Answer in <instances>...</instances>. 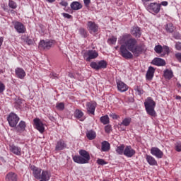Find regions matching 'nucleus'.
Returning <instances> with one entry per match:
<instances>
[{
	"instance_id": "obj_1",
	"label": "nucleus",
	"mask_w": 181,
	"mask_h": 181,
	"mask_svg": "<svg viewBox=\"0 0 181 181\" xmlns=\"http://www.w3.org/2000/svg\"><path fill=\"white\" fill-rule=\"evenodd\" d=\"M119 43L122 45L120 53L124 59H132L134 56L138 57L139 54H141L143 52L146 50L145 45H138V41L135 38H131V35L128 34H125L120 37Z\"/></svg>"
},
{
	"instance_id": "obj_2",
	"label": "nucleus",
	"mask_w": 181,
	"mask_h": 181,
	"mask_svg": "<svg viewBox=\"0 0 181 181\" xmlns=\"http://www.w3.org/2000/svg\"><path fill=\"white\" fill-rule=\"evenodd\" d=\"M80 156H74L73 157V160L76 163H78L79 165H84L85 163H88L90 161V153L87 152L86 150H81L79 151Z\"/></svg>"
},
{
	"instance_id": "obj_3",
	"label": "nucleus",
	"mask_w": 181,
	"mask_h": 181,
	"mask_svg": "<svg viewBox=\"0 0 181 181\" xmlns=\"http://www.w3.org/2000/svg\"><path fill=\"white\" fill-rule=\"evenodd\" d=\"M144 107L146 108V111L148 115L151 117H155L156 115V112L155 111V107H156V103L153 101L152 98L148 97L146 99L144 102Z\"/></svg>"
},
{
	"instance_id": "obj_4",
	"label": "nucleus",
	"mask_w": 181,
	"mask_h": 181,
	"mask_svg": "<svg viewBox=\"0 0 181 181\" xmlns=\"http://www.w3.org/2000/svg\"><path fill=\"white\" fill-rule=\"evenodd\" d=\"M7 120L10 127H11V128H15V127H16L19 122V117H18L16 114L11 112L7 117Z\"/></svg>"
},
{
	"instance_id": "obj_5",
	"label": "nucleus",
	"mask_w": 181,
	"mask_h": 181,
	"mask_svg": "<svg viewBox=\"0 0 181 181\" xmlns=\"http://www.w3.org/2000/svg\"><path fill=\"white\" fill-rule=\"evenodd\" d=\"M90 66L94 70H101V69H107V62L101 60L98 62H91Z\"/></svg>"
},
{
	"instance_id": "obj_6",
	"label": "nucleus",
	"mask_w": 181,
	"mask_h": 181,
	"mask_svg": "<svg viewBox=\"0 0 181 181\" xmlns=\"http://www.w3.org/2000/svg\"><path fill=\"white\" fill-rule=\"evenodd\" d=\"M53 45H54V41L53 40H41L39 44V47L44 50H49Z\"/></svg>"
},
{
	"instance_id": "obj_7",
	"label": "nucleus",
	"mask_w": 181,
	"mask_h": 181,
	"mask_svg": "<svg viewBox=\"0 0 181 181\" xmlns=\"http://www.w3.org/2000/svg\"><path fill=\"white\" fill-rule=\"evenodd\" d=\"M151 153L158 159H162V158H163V152L158 147H152L151 149Z\"/></svg>"
},
{
	"instance_id": "obj_8",
	"label": "nucleus",
	"mask_w": 181,
	"mask_h": 181,
	"mask_svg": "<svg viewBox=\"0 0 181 181\" xmlns=\"http://www.w3.org/2000/svg\"><path fill=\"white\" fill-rule=\"evenodd\" d=\"M9 151L17 156H21V155H22V148L15 144H11L9 146Z\"/></svg>"
},
{
	"instance_id": "obj_9",
	"label": "nucleus",
	"mask_w": 181,
	"mask_h": 181,
	"mask_svg": "<svg viewBox=\"0 0 181 181\" xmlns=\"http://www.w3.org/2000/svg\"><path fill=\"white\" fill-rule=\"evenodd\" d=\"M36 129L43 134L45 132V124L39 119L36 118L33 119Z\"/></svg>"
},
{
	"instance_id": "obj_10",
	"label": "nucleus",
	"mask_w": 181,
	"mask_h": 181,
	"mask_svg": "<svg viewBox=\"0 0 181 181\" xmlns=\"http://www.w3.org/2000/svg\"><path fill=\"white\" fill-rule=\"evenodd\" d=\"M95 107H97V103L95 102H88L86 103V108L88 114H92L94 115L95 111Z\"/></svg>"
},
{
	"instance_id": "obj_11",
	"label": "nucleus",
	"mask_w": 181,
	"mask_h": 181,
	"mask_svg": "<svg viewBox=\"0 0 181 181\" xmlns=\"http://www.w3.org/2000/svg\"><path fill=\"white\" fill-rule=\"evenodd\" d=\"M30 169L33 171V175L35 179L40 180V175H42V169L35 165H31Z\"/></svg>"
},
{
	"instance_id": "obj_12",
	"label": "nucleus",
	"mask_w": 181,
	"mask_h": 181,
	"mask_svg": "<svg viewBox=\"0 0 181 181\" xmlns=\"http://www.w3.org/2000/svg\"><path fill=\"white\" fill-rule=\"evenodd\" d=\"M136 152L131 146H127L124 148V155L127 158H132L135 155Z\"/></svg>"
},
{
	"instance_id": "obj_13",
	"label": "nucleus",
	"mask_w": 181,
	"mask_h": 181,
	"mask_svg": "<svg viewBox=\"0 0 181 181\" xmlns=\"http://www.w3.org/2000/svg\"><path fill=\"white\" fill-rule=\"evenodd\" d=\"M87 54H88V57L86 58V56H85V59L86 62H90L91 59H97V57H98V52H97V51L95 50H89Z\"/></svg>"
},
{
	"instance_id": "obj_14",
	"label": "nucleus",
	"mask_w": 181,
	"mask_h": 181,
	"mask_svg": "<svg viewBox=\"0 0 181 181\" xmlns=\"http://www.w3.org/2000/svg\"><path fill=\"white\" fill-rule=\"evenodd\" d=\"M149 9L151 12H154V13H159L160 11V4L158 3H151L149 5Z\"/></svg>"
},
{
	"instance_id": "obj_15",
	"label": "nucleus",
	"mask_w": 181,
	"mask_h": 181,
	"mask_svg": "<svg viewBox=\"0 0 181 181\" xmlns=\"http://www.w3.org/2000/svg\"><path fill=\"white\" fill-rule=\"evenodd\" d=\"M14 29L18 33H25L26 32V27L23 23H16Z\"/></svg>"
},
{
	"instance_id": "obj_16",
	"label": "nucleus",
	"mask_w": 181,
	"mask_h": 181,
	"mask_svg": "<svg viewBox=\"0 0 181 181\" xmlns=\"http://www.w3.org/2000/svg\"><path fill=\"white\" fill-rule=\"evenodd\" d=\"M117 87L119 91H120L121 93H124V91H127L128 90V86H127V84L121 81H119L117 83Z\"/></svg>"
},
{
	"instance_id": "obj_17",
	"label": "nucleus",
	"mask_w": 181,
	"mask_h": 181,
	"mask_svg": "<svg viewBox=\"0 0 181 181\" xmlns=\"http://www.w3.org/2000/svg\"><path fill=\"white\" fill-rule=\"evenodd\" d=\"M25 128H26V123L24 121H21L18 125L16 127L15 130L16 131V132H23Z\"/></svg>"
},
{
	"instance_id": "obj_18",
	"label": "nucleus",
	"mask_w": 181,
	"mask_h": 181,
	"mask_svg": "<svg viewBox=\"0 0 181 181\" xmlns=\"http://www.w3.org/2000/svg\"><path fill=\"white\" fill-rule=\"evenodd\" d=\"M66 146H67V145L66 144V143H64V141L59 140L57 142L55 151H63V149H64Z\"/></svg>"
},
{
	"instance_id": "obj_19",
	"label": "nucleus",
	"mask_w": 181,
	"mask_h": 181,
	"mask_svg": "<svg viewBox=\"0 0 181 181\" xmlns=\"http://www.w3.org/2000/svg\"><path fill=\"white\" fill-rule=\"evenodd\" d=\"M146 161L151 166H156L158 165V162L152 156L146 155Z\"/></svg>"
},
{
	"instance_id": "obj_20",
	"label": "nucleus",
	"mask_w": 181,
	"mask_h": 181,
	"mask_svg": "<svg viewBox=\"0 0 181 181\" xmlns=\"http://www.w3.org/2000/svg\"><path fill=\"white\" fill-rule=\"evenodd\" d=\"M6 181H17L18 175L15 173L10 172L6 176Z\"/></svg>"
},
{
	"instance_id": "obj_21",
	"label": "nucleus",
	"mask_w": 181,
	"mask_h": 181,
	"mask_svg": "<svg viewBox=\"0 0 181 181\" xmlns=\"http://www.w3.org/2000/svg\"><path fill=\"white\" fill-rule=\"evenodd\" d=\"M152 64H154V66H166V62L160 58H155L152 61Z\"/></svg>"
},
{
	"instance_id": "obj_22",
	"label": "nucleus",
	"mask_w": 181,
	"mask_h": 181,
	"mask_svg": "<svg viewBox=\"0 0 181 181\" xmlns=\"http://www.w3.org/2000/svg\"><path fill=\"white\" fill-rule=\"evenodd\" d=\"M40 181H49L50 179V174L46 170H43L40 175Z\"/></svg>"
},
{
	"instance_id": "obj_23",
	"label": "nucleus",
	"mask_w": 181,
	"mask_h": 181,
	"mask_svg": "<svg viewBox=\"0 0 181 181\" xmlns=\"http://www.w3.org/2000/svg\"><path fill=\"white\" fill-rule=\"evenodd\" d=\"M155 73V69L150 66L146 72V78L147 80H152L153 78V74Z\"/></svg>"
},
{
	"instance_id": "obj_24",
	"label": "nucleus",
	"mask_w": 181,
	"mask_h": 181,
	"mask_svg": "<svg viewBox=\"0 0 181 181\" xmlns=\"http://www.w3.org/2000/svg\"><path fill=\"white\" fill-rule=\"evenodd\" d=\"M101 145H102V147H101L102 152H108V151H110L111 148V145L107 141H103Z\"/></svg>"
},
{
	"instance_id": "obj_25",
	"label": "nucleus",
	"mask_w": 181,
	"mask_h": 181,
	"mask_svg": "<svg viewBox=\"0 0 181 181\" xmlns=\"http://www.w3.org/2000/svg\"><path fill=\"white\" fill-rule=\"evenodd\" d=\"M71 8L73 11H79L83 8V5L78 1H74L71 4Z\"/></svg>"
},
{
	"instance_id": "obj_26",
	"label": "nucleus",
	"mask_w": 181,
	"mask_h": 181,
	"mask_svg": "<svg viewBox=\"0 0 181 181\" xmlns=\"http://www.w3.org/2000/svg\"><path fill=\"white\" fill-rule=\"evenodd\" d=\"M132 35L135 37H141V28L139 27H134L131 31Z\"/></svg>"
},
{
	"instance_id": "obj_27",
	"label": "nucleus",
	"mask_w": 181,
	"mask_h": 181,
	"mask_svg": "<svg viewBox=\"0 0 181 181\" xmlns=\"http://www.w3.org/2000/svg\"><path fill=\"white\" fill-rule=\"evenodd\" d=\"M16 74L18 78H23L26 76V73L25 71L21 68H17L16 69Z\"/></svg>"
},
{
	"instance_id": "obj_28",
	"label": "nucleus",
	"mask_w": 181,
	"mask_h": 181,
	"mask_svg": "<svg viewBox=\"0 0 181 181\" xmlns=\"http://www.w3.org/2000/svg\"><path fill=\"white\" fill-rule=\"evenodd\" d=\"M75 117L80 121H84V119H86L84 117V113L80 110H76L75 111Z\"/></svg>"
},
{
	"instance_id": "obj_29",
	"label": "nucleus",
	"mask_w": 181,
	"mask_h": 181,
	"mask_svg": "<svg viewBox=\"0 0 181 181\" xmlns=\"http://www.w3.org/2000/svg\"><path fill=\"white\" fill-rule=\"evenodd\" d=\"M88 29L90 32V33H95L98 30V25L95 23H90L88 25Z\"/></svg>"
},
{
	"instance_id": "obj_30",
	"label": "nucleus",
	"mask_w": 181,
	"mask_h": 181,
	"mask_svg": "<svg viewBox=\"0 0 181 181\" xmlns=\"http://www.w3.org/2000/svg\"><path fill=\"white\" fill-rule=\"evenodd\" d=\"M86 136L88 139H89L90 141H93V139H95V136H97V134H95V132L90 130L86 132Z\"/></svg>"
},
{
	"instance_id": "obj_31",
	"label": "nucleus",
	"mask_w": 181,
	"mask_h": 181,
	"mask_svg": "<svg viewBox=\"0 0 181 181\" xmlns=\"http://www.w3.org/2000/svg\"><path fill=\"white\" fill-rule=\"evenodd\" d=\"M164 77L165 78L170 80V78L173 77V71H172V70L165 69L164 71Z\"/></svg>"
},
{
	"instance_id": "obj_32",
	"label": "nucleus",
	"mask_w": 181,
	"mask_h": 181,
	"mask_svg": "<svg viewBox=\"0 0 181 181\" xmlns=\"http://www.w3.org/2000/svg\"><path fill=\"white\" fill-rule=\"evenodd\" d=\"M125 151V145L122 144L116 148V152L118 155H124Z\"/></svg>"
},
{
	"instance_id": "obj_33",
	"label": "nucleus",
	"mask_w": 181,
	"mask_h": 181,
	"mask_svg": "<svg viewBox=\"0 0 181 181\" xmlns=\"http://www.w3.org/2000/svg\"><path fill=\"white\" fill-rule=\"evenodd\" d=\"M175 26H173V23H168L165 25V30L168 32V33H173V32H175Z\"/></svg>"
},
{
	"instance_id": "obj_34",
	"label": "nucleus",
	"mask_w": 181,
	"mask_h": 181,
	"mask_svg": "<svg viewBox=\"0 0 181 181\" xmlns=\"http://www.w3.org/2000/svg\"><path fill=\"white\" fill-rule=\"evenodd\" d=\"M129 124H131V118H125L122 120V122L120 124H119V127H122V125L124 127H128L129 126Z\"/></svg>"
},
{
	"instance_id": "obj_35",
	"label": "nucleus",
	"mask_w": 181,
	"mask_h": 181,
	"mask_svg": "<svg viewBox=\"0 0 181 181\" xmlns=\"http://www.w3.org/2000/svg\"><path fill=\"white\" fill-rule=\"evenodd\" d=\"M100 122L103 124V125H107V124H110V117H108V115L101 117Z\"/></svg>"
},
{
	"instance_id": "obj_36",
	"label": "nucleus",
	"mask_w": 181,
	"mask_h": 181,
	"mask_svg": "<svg viewBox=\"0 0 181 181\" xmlns=\"http://www.w3.org/2000/svg\"><path fill=\"white\" fill-rule=\"evenodd\" d=\"M170 49H169V47L168 46H164L163 47V54H161L160 57H163V56H165V54H168V53H170Z\"/></svg>"
},
{
	"instance_id": "obj_37",
	"label": "nucleus",
	"mask_w": 181,
	"mask_h": 181,
	"mask_svg": "<svg viewBox=\"0 0 181 181\" xmlns=\"http://www.w3.org/2000/svg\"><path fill=\"white\" fill-rule=\"evenodd\" d=\"M154 50L156 53L160 54V53H162L163 52V47H161V45H157L155 47Z\"/></svg>"
},
{
	"instance_id": "obj_38",
	"label": "nucleus",
	"mask_w": 181,
	"mask_h": 181,
	"mask_svg": "<svg viewBox=\"0 0 181 181\" xmlns=\"http://www.w3.org/2000/svg\"><path fill=\"white\" fill-rule=\"evenodd\" d=\"M8 6L12 9H16V3L12 0H10L8 1Z\"/></svg>"
},
{
	"instance_id": "obj_39",
	"label": "nucleus",
	"mask_w": 181,
	"mask_h": 181,
	"mask_svg": "<svg viewBox=\"0 0 181 181\" xmlns=\"http://www.w3.org/2000/svg\"><path fill=\"white\" fill-rule=\"evenodd\" d=\"M79 33L82 37H87V31L84 28H80Z\"/></svg>"
},
{
	"instance_id": "obj_40",
	"label": "nucleus",
	"mask_w": 181,
	"mask_h": 181,
	"mask_svg": "<svg viewBox=\"0 0 181 181\" xmlns=\"http://www.w3.org/2000/svg\"><path fill=\"white\" fill-rule=\"evenodd\" d=\"M117 42V37H112L111 38H109L107 40V42L109 45H115V43Z\"/></svg>"
},
{
	"instance_id": "obj_41",
	"label": "nucleus",
	"mask_w": 181,
	"mask_h": 181,
	"mask_svg": "<svg viewBox=\"0 0 181 181\" xmlns=\"http://www.w3.org/2000/svg\"><path fill=\"white\" fill-rule=\"evenodd\" d=\"M57 110L62 111V110H64V103H57Z\"/></svg>"
},
{
	"instance_id": "obj_42",
	"label": "nucleus",
	"mask_w": 181,
	"mask_h": 181,
	"mask_svg": "<svg viewBox=\"0 0 181 181\" xmlns=\"http://www.w3.org/2000/svg\"><path fill=\"white\" fill-rule=\"evenodd\" d=\"M97 163H98V165H107V162H105V160H104L101 158H98L97 160Z\"/></svg>"
},
{
	"instance_id": "obj_43",
	"label": "nucleus",
	"mask_w": 181,
	"mask_h": 181,
	"mask_svg": "<svg viewBox=\"0 0 181 181\" xmlns=\"http://www.w3.org/2000/svg\"><path fill=\"white\" fill-rule=\"evenodd\" d=\"M175 150L177 151V152H181V143L180 142H177L175 144Z\"/></svg>"
},
{
	"instance_id": "obj_44",
	"label": "nucleus",
	"mask_w": 181,
	"mask_h": 181,
	"mask_svg": "<svg viewBox=\"0 0 181 181\" xmlns=\"http://www.w3.org/2000/svg\"><path fill=\"white\" fill-rule=\"evenodd\" d=\"M112 127L110 125H107L105 127V132L107 133V134H110L111 132V130H112Z\"/></svg>"
},
{
	"instance_id": "obj_45",
	"label": "nucleus",
	"mask_w": 181,
	"mask_h": 181,
	"mask_svg": "<svg viewBox=\"0 0 181 181\" xmlns=\"http://www.w3.org/2000/svg\"><path fill=\"white\" fill-rule=\"evenodd\" d=\"M5 91V85L0 81V93H4Z\"/></svg>"
},
{
	"instance_id": "obj_46",
	"label": "nucleus",
	"mask_w": 181,
	"mask_h": 181,
	"mask_svg": "<svg viewBox=\"0 0 181 181\" xmlns=\"http://www.w3.org/2000/svg\"><path fill=\"white\" fill-rule=\"evenodd\" d=\"M177 60H178V62H180V63H181V53H177L175 54Z\"/></svg>"
},
{
	"instance_id": "obj_47",
	"label": "nucleus",
	"mask_w": 181,
	"mask_h": 181,
	"mask_svg": "<svg viewBox=\"0 0 181 181\" xmlns=\"http://www.w3.org/2000/svg\"><path fill=\"white\" fill-rule=\"evenodd\" d=\"M175 49L177 50H181V42H176L175 44Z\"/></svg>"
},
{
	"instance_id": "obj_48",
	"label": "nucleus",
	"mask_w": 181,
	"mask_h": 181,
	"mask_svg": "<svg viewBox=\"0 0 181 181\" xmlns=\"http://www.w3.org/2000/svg\"><path fill=\"white\" fill-rule=\"evenodd\" d=\"M173 37H175V39H180L181 36L179 33H174Z\"/></svg>"
},
{
	"instance_id": "obj_49",
	"label": "nucleus",
	"mask_w": 181,
	"mask_h": 181,
	"mask_svg": "<svg viewBox=\"0 0 181 181\" xmlns=\"http://www.w3.org/2000/svg\"><path fill=\"white\" fill-rule=\"evenodd\" d=\"M64 18H66V19H71V15L69 14V13H62Z\"/></svg>"
},
{
	"instance_id": "obj_50",
	"label": "nucleus",
	"mask_w": 181,
	"mask_h": 181,
	"mask_svg": "<svg viewBox=\"0 0 181 181\" xmlns=\"http://www.w3.org/2000/svg\"><path fill=\"white\" fill-rule=\"evenodd\" d=\"M110 117H111L113 119H117L118 118V116H117V115H115V113L110 114Z\"/></svg>"
},
{
	"instance_id": "obj_51",
	"label": "nucleus",
	"mask_w": 181,
	"mask_h": 181,
	"mask_svg": "<svg viewBox=\"0 0 181 181\" xmlns=\"http://www.w3.org/2000/svg\"><path fill=\"white\" fill-rule=\"evenodd\" d=\"M83 2L86 6H88V5H90V3L91 2V0H83Z\"/></svg>"
},
{
	"instance_id": "obj_52",
	"label": "nucleus",
	"mask_w": 181,
	"mask_h": 181,
	"mask_svg": "<svg viewBox=\"0 0 181 181\" xmlns=\"http://www.w3.org/2000/svg\"><path fill=\"white\" fill-rule=\"evenodd\" d=\"M51 78H58L57 74L52 73L50 74Z\"/></svg>"
},
{
	"instance_id": "obj_53",
	"label": "nucleus",
	"mask_w": 181,
	"mask_h": 181,
	"mask_svg": "<svg viewBox=\"0 0 181 181\" xmlns=\"http://www.w3.org/2000/svg\"><path fill=\"white\" fill-rule=\"evenodd\" d=\"M62 6H67L69 4L66 1H62L59 3Z\"/></svg>"
},
{
	"instance_id": "obj_54",
	"label": "nucleus",
	"mask_w": 181,
	"mask_h": 181,
	"mask_svg": "<svg viewBox=\"0 0 181 181\" xmlns=\"http://www.w3.org/2000/svg\"><path fill=\"white\" fill-rule=\"evenodd\" d=\"M168 1H162L160 4H159L160 6L162 5L163 6H168Z\"/></svg>"
},
{
	"instance_id": "obj_55",
	"label": "nucleus",
	"mask_w": 181,
	"mask_h": 181,
	"mask_svg": "<svg viewBox=\"0 0 181 181\" xmlns=\"http://www.w3.org/2000/svg\"><path fill=\"white\" fill-rule=\"evenodd\" d=\"M26 43H28V45H32V43H33V40H32L31 39H28L26 40Z\"/></svg>"
},
{
	"instance_id": "obj_56",
	"label": "nucleus",
	"mask_w": 181,
	"mask_h": 181,
	"mask_svg": "<svg viewBox=\"0 0 181 181\" xmlns=\"http://www.w3.org/2000/svg\"><path fill=\"white\" fill-rule=\"evenodd\" d=\"M2 43H4V37H0V48L2 46Z\"/></svg>"
},
{
	"instance_id": "obj_57",
	"label": "nucleus",
	"mask_w": 181,
	"mask_h": 181,
	"mask_svg": "<svg viewBox=\"0 0 181 181\" xmlns=\"http://www.w3.org/2000/svg\"><path fill=\"white\" fill-rule=\"evenodd\" d=\"M69 77H70L71 78H74V75L72 73H69Z\"/></svg>"
},
{
	"instance_id": "obj_58",
	"label": "nucleus",
	"mask_w": 181,
	"mask_h": 181,
	"mask_svg": "<svg viewBox=\"0 0 181 181\" xmlns=\"http://www.w3.org/2000/svg\"><path fill=\"white\" fill-rule=\"evenodd\" d=\"M56 0H47V2H49V3H53Z\"/></svg>"
},
{
	"instance_id": "obj_59",
	"label": "nucleus",
	"mask_w": 181,
	"mask_h": 181,
	"mask_svg": "<svg viewBox=\"0 0 181 181\" xmlns=\"http://www.w3.org/2000/svg\"><path fill=\"white\" fill-rule=\"evenodd\" d=\"M175 98H176V100H181V97L179 96V95H177V96L175 97Z\"/></svg>"
},
{
	"instance_id": "obj_60",
	"label": "nucleus",
	"mask_w": 181,
	"mask_h": 181,
	"mask_svg": "<svg viewBox=\"0 0 181 181\" xmlns=\"http://www.w3.org/2000/svg\"><path fill=\"white\" fill-rule=\"evenodd\" d=\"M151 1H152V0H142V2H149Z\"/></svg>"
},
{
	"instance_id": "obj_61",
	"label": "nucleus",
	"mask_w": 181,
	"mask_h": 181,
	"mask_svg": "<svg viewBox=\"0 0 181 181\" xmlns=\"http://www.w3.org/2000/svg\"><path fill=\"white\" fill-rule=\"evenodd\" d=\"M137 91H139V94H141V92H140V90H137Z\"/></svg>"
},
{
	"instance_id": "obj_62",
	"label": "nucleus",
	"mask_w": 181,
	"mask_h": 181,
	"mask_svg": "<svg viewBox=\"0 0 181 181\" xmlns=\"http://www.w3.org/2000/svg\"><path fill=\"white\" fill-rule=\"evenodd\" d=\"M88 23H93V22H91V21H89V22H88Z\"/></svg>"
}]
</instances>
